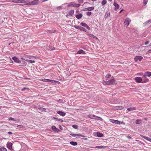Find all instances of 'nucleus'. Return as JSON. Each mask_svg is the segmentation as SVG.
Listing matches in <instances>:
<instances>
[{"instance_id":"nucleus-10","label":"nucleus","mask_w":151,"mask_h":151,"mask_svg":"<svg viewBox=\"0 0 151 151\" xmlns=\"http://www.w3.org/2000/svg\"><path fill=\"white\" fill-rule=\"evenodd\" d=\"M114 6L115 7V10H116L119 9V6L118 4L115 1L114 3Z\"/></svg>"},{"instance_id":"nucleus-37","label":"nucleus","mask_w":151,"mask_h":151,"mask_svg":"<svg viewBox=\"0 0 151 151\" xmlns=\"http://www.w3.org/2000/svg\"><path fill=\"white\" fill-rule=\"evenodd\" d=\"M148 0H143V4L145 6L147 3Z\"/></svg>"},{"instance_id":"nucleus-64","label":"nucleus","mask_w":151,"mask_h":151,"mask_svg":"<svg viewBox=\"0 0 151 151\" xmlns=\"http://www.w3.org/2000/svg\"><path fill=\"white\" fill-rule=\"evenodd\" d=\"M150 51H151V50H149V52Z\"/></svg>"},{"instance_id":"nucleus-45","label":"nucleus","mask_w":151,"mask_h":151,"mask_svg":"<svg viewBox=\"0 0 151 151\" xmlns=\"http://www.w3.org/2000/svg\"><path fill=\"white\" fill-rule=\"evenodd\" d=\"M115 123L116 124H120V121H118V120H116V121L115 122Z\"/></svg>"},{"instance_id":"nucleus-11","label":"nucleus","mask_w":151,"mask_h":151,"mask_svg":"<svg viewBox=\"0 0 151 151\" xmlns=\"http://www.w3.org/2000/svg\"><path fill=\"white\" fill-rule=\"evenodd\" d=\"M52 129L53 131L57 132H58L60 131L59 129L57 128L55 126H52Z\"/></svg>"},{"instance_id":"nucleus-40","label":"nucleus","mask_w":151,"mask_h":151,"mask_svg":"<svg viewBox=\"0 0 151 151\" xmlns=\"http://www.w3.org/2000/svg\"><path fill=\"white\" fill-rule=\"evenodd\" d=\"M9 120H13V121H16V119L14 118H13L12 117H9Z\"/></svg>"},{"instance_id":"nucleus-49","label":"nucleus","mask_w":151,"mask_h":151,"mask_svg":"<svg viewBox=\"0 0 151 151\" xmlns=\"http://www.w3.org/2000/svg\"><path fill=\"white\" fill-rule=\"evenodd\" d=\"M17 127H19V128H23V126L22 125H18L17 126Z\"/></svg>"},{"instance_id":"nucleus-12","label":"nucleus","mask_w":151,"mask_h":151,"mask_svg":"<svg viewBox=\"0 0 151 151\" xmlns=\"http://www.w3.org/2000/svg\"><path fill=\"white\" fill-rule=\"evenodd\" d=\"M70 135L73 137H79V136L81 137H84V136H83L81 134H70Z\"/></svg>"},{"instance_id":"nucleus-44","label":"nucleus","mask_w":151,"mask_h":151,"mask_svg":"<svg viewBox=\"0 0 151 151\" xmlns=\"http://www.w3.org/2000/svg\"><path fill=\"white\" fill-rule=\"evenodd\" d=\"M26 89H27L28 90H29V89L27 88L24 87L22 89V91H24Z\"/></svg>"},{"instance_id":"nucleus-2","label":"nucleus","mask_w":151,"mask_h":151,"mask_svg":"<svg viewBox=\"0 0 151 151\" xmlns=\"http://www.w3.org/2000/svg\"><path fill=\"white\" fill-rule=\"evenodd\" d=\"M88 117L90 118L96 120H101L102 119L100 117L98 116L94 115H88Z\"/></svg>"},{"instance_id":"nucleus-22","label":"nucleus","mask_w":151,"mask_h":151,"mask_svg":"<svg viewBox=\"0 0 151 151\" xmlns=\"http://www.w3.org/2000/svg\"><path fill=\"white\" fill-rule=\"evenodd\" d=\"M94 8L93 6H92L90 7H88L86 8L85 9L84 11H91L93 10Z\"/></svg>"},{"instance_id":"nucleus-41","label":"nucleus","mask_w":151,"mask_h":151,"mask_svg":"<svg viewBox=\"0 0 151 151\" xmlns=\"http://www.w3.org/2000/svg\"><path fill=\"white\" fill-rule=\"evenodd\" d=\"M74 13V12L73 11L71 10L70 11L69 14L70 15H72Z\"/></svg>"},{"instance_id":"nucleus-25","label":"nucleus","mask_w":151,"mask_h":151,"mask_svg":"<svg viewBox=\"0 0 151 151\" xmlns=\"http://www.w3.org/2000/svg\"><path fill=\"white\" fill-rule=\"evenodd\" d=\"M97 136L99 137H102L103 136V135L102 133L98 132L96 133Z\"/></svg>"},{"instance_id":"nucleus-47","label":"nucleus","mask_w":151,"mask_h":151,"mask_svg":"<svg viewBox=\"0 0 151 151\" xmlns=\"http://www.w3.org/2000/svg\"><path fill=\"white\" fill-rule=\"evenodd\" d=\"M19 0L17 1H16V0H14L12 1V2H14V3H19Z\"/></svg>"},{"instance_id":"nucleus-6","label":"nucleus","mask_w":151,"mask_h":151,"mask_svg":"<svg viewBox=\"0 0 151 151\" xmlns=\"http://www.w3.org/2000/svg\"><path fill=\"white\" fill-rule=\"evenodd\" d=\"M142 78L143 79V81L142 82V83H145L147 82H148L149 81V80L148 79L146 76L144 75H143Z\"/></svg>"},{"instance_id":"nucleus-38","label":"nucleus","mask_w":151,"mask_h":151,"mask_svg":"<svg viewBox=\"0 0 151 151\" xmlns=\"http://www.w3.org/2000/svg\"><path fill=\"white\" fill-rule=\"evenodd\" d=\"M111 76V75L107 74L105 76V77H106V78H107V79H108V78H109Z\"/></svg>"},{"instance_id":"nucleus-30","label":"nucleus","mask_w":151,"mask_h":151,"mask_svg":"<svg viewBox=\"0 0 151 151\" xmlns=\"http://www.w3.org/2000/svg\"><path fill=\"white\" fill-rule=\"evenodd\" d=\"M106 147V146H96L95 148H99V149H102L103 148H105Z\"/></svg>"},{"instance_id":"nucleus-63","label":"nucleus","mask_w":151,"mask_h":151,"mask_svg":"<svg viewBox=\"0 0 151 151\" xmlns=\"http://www.w3.org/2000/svg\"><path fill=\"white\" fill-rule=\"evenodd\" d=\"M87 138H85L84 139H85V140H86L87 139Z\"/></svg>"},{"instance_id":"nucleus-34","label":"nucleus","mask_w":151,"mask_h":151,"mask_svg":"<svg viewBox=\"0 0 151 151\" xmlns=\"http://www.w3.org/2000/svg\"><path fill=\"white\" fill-rule=\"evenodd\" d=\"M0 151H7V150L5 148L1 147L0 148Z\"/></svg>"},{"instance_id":"nucleus-59","label":"nucleus","mask_w":151,"mask_h":151,"mask_svg":"<svg viewBox=\"0 0 151 151\" xmlns=\"http://www.w3.org/2000/svg\"><path fill=\"white\" fill-rule=\"evenodd\" d=\"M9 134H12V132H8Z\"/></svg>"},{"instance_id":"nucleus-17","label":"nucleus","mask_w":151,"mask_h":151,"mask_svg":"<svg viewBox=\"0 0 151 151\" xmlns=\"http://www.w3.org/2000/svg\"><path fill=\"white\" fill-rule=\"evenodd\" d=\"M21 59L23 60H25L26 61L29 62L31 63H35V61L32 60H29L28 59H26V58H21Z\"/></svg>"},{"instance_id":"nucleus-42","label":"nucleus","mask_w":151,"mask_h":151,"mask_svg":"<svg viewBox=\"0 0 151 151\" xmlns=\"http://www.w3.org/2000/svg\"><path fill=\"white\" fill-rule=\"evenodd\" d=\"M151 20H149L147 21L145 23L146 24H149L151 23Z\"/></svg>"},{"instance_id":"nucleus-29","label":"nucleus","mask_w":151,"mask_h":151,"mask_svg":"<svg viewBox=\"0 0 151 151\" xmlns=\"http://www.w3.org/2000/svg\"><path fill=\"white\" fill-rule=\"evenodd\" d=\"M80 30L81 31H84V32H87V30L86 29H85V28H83V27H81Z\"/></svg>"},{"instance_id":"nucleus-57","label":"nucleus","mask_w":151,"mask_h":151,"mask_svg":"<svg viewBox=\"0 0 151 151\" xmlns=\"http://www.w3.org/2000/svg\"><path fill=\"white\" fill-rule=\"evenodd\" d=\"M140 136H141V137H142L144 138V137H146V136H144L143 135H141V134H140Z\"/></svg>"},{"instance_id":"nucleus-28","label":"nucleus","mask_w":151,"mask_h":151,"mask_svg":"<svg viewBox=\"0 0 151 151\" xmlns=\"http://www.w3.org/2000/svg\"><path fill=\"white\" fill-rule=\"evenodd\" d=\"M136 109V108L135 107H134L133 108H128L127 109V110L129 111H131L133 110H135Z\"/></svg>"},{"instance_id":"nucleus-31","label":"nucleus","mask_w":151,"mask_h":151,"mask_svg":"<svg viewBox=\"0 0 151 151\" xmlns=\"http://www.w3.org/2000/svg\"><path fill=\"white\" fill-rule=\"evenodd\" d=\"M49 80H50V79L44 78V79H42V81H43V82H49Z\"/></svg>"},{"instance_id":"nucleus-56","label":"nucleus","mask_w":151,"mask_h":151,"mask_svg":"<svg viewBox=\"0 0 151 151\" xmlns=\"http://www.w3.org/2000/svg\"><path fill=\"white\" fill-rule=\"evenodd\" d=\"M55 83H59L60 82L58 81H55Z\"/></svg>"},{"instance_id":"nucleus-35","label":"nucleus","mask_w":151,"mask_h":151,"mask_svg":"<svg viewBox=\"0 0 151 151\" xmlns=\"http://www.w3.org/2000/svg\"><path fill=\"white\" fill-rule=\"evenodd\" d=\"M107 3V1L106 0H103L101 2V4L102 5H104L106 4Z\"/></svg>"},{"instance_id":"nucleus-62","label":"nucleus","mask_w":151,"mask_h":151,"mask_svg":"<svg viewBox=\"0 0 151 151\" xmlns=\"http://www.w3.org/2000/svg\"><path fill=\"white\" fill-rule=\"evenodd\" d=\"M108 0L109 1H111L112 0Z\"/></svg>"},{"instance_id":"nucleus-43","label":"nucleus","mask_w":151,"mask_h":151,"mask_svg":"<svg viewBox=\"0 0 151 151\" xmlns=\"http://www.w3.org/2000/svg\"><path fill=\"white\" fill-rule=\"evenodd\" d=\"M112 123H115V122L116 121V120H114V119H110L109 120Z\"/></svg>"},{"instance_id":"nucleus-39","label":"nucleus","mask_w":151,"mask_h":151,"mask_svg":"<svg viewBox=\"0 0 151 151\" xmlns=\"http://www.w3.org/2000/svg\"><path fill=\"white\" fill-rule=\"evenodd\" d=\"M72 127L74 129H77L78 127L77 125H73L72 126Z\"/></svg>"},{"instance_id":"nucleus-50","label":"nucleus","mask_w":151,"mask_h":151,"mask_svg":"<svg viewBox=\"0 0 151 151\" xmlns=\"http://www.w3.org/2000/svg\"><path fill=\"white\" fill-rule=\"evenodd\" d=\"M55 81L53 80H49V82H51L52 83H55Z\"/></svg>"},{"instance_id":"nucleus-60","label":"nucleus","mask_w":151,"mask_h":151,"mask_svg":"<svg viewBox=\"0 0 151 151\" xmlns=\"http://www.w3.org/2000/svg\"><path fill=\"white\" fill-rule=\"evenodd\" d=\"M144 119L146 121L147 120V119L146 118H144Z\"/></svg>"},{"instance_id":"nucleus-24","label":"nucleus","mask_w":151,"mask_h":151,"mask_svg":"<svg viewBox=\"0 0 151 151\" xmlns=\"http://www.w3.org/2000/svg\"><path fill=\"white\" fill-rule=\"evenodd\" d=\"M82 53L83 54H85L84 51L82 50H79L77 52L78 54H81Z\"/></svg>"},{"instance_id":"nucleus-3","label":"nucleus","mask_w":151,"mask_h":151,"mask_svg":"<svg viewBox=\"0 0 151 151\" xmlns=\"http://www.w3.org/2000/svg\"><path fill=\"white\" fill-rule=\"evenodd\" d=\"M38 3V0H35L31 2L26 3V4L28 5H33L37 4Z\"/></svg>"},{"instance_id":"nucleus-9","label":"nucleus","mask_w":151,"mask_h":151,"mask_svg":"<svg viewBox=\"0 0 151 151\" xmlns=\"http://www.w3.org/2000/svg\"><path fill=\"white\" fill-rule=\"evenodd\" d=\"M12 59L16 63H19L21 62L20 60L16 57H13L12 58Z\"/></svg>"},{"instance_id":"nucleus-18","label":"nucleus","mask_w":151,"mask_h":151,"mask_svg":"<svg viewBox=\"0 0 151 151\" xmlns=\"http://www.w3.org/2000/svg\"><path fill=\"white\" fill-rule=\"evenodd\" d=\"M57 112L58 114L62 116H64L66 115L65 113L61 111H57Z\"/></svg>"},{"instance_id":"nucleus-53","label":"nucleus","mask_w":151,"mask_h":151,"mask_svg":"<svg viewBox=\"0 0 151 151\" xmlns=\"http://www.w3.org/2000/svg\"><path fill=\"white\" fill-rule=\"evenodd\" d=\"M143 75L144 74H143V73H139L138 74V75H139V76H141L142 75L143 76Z\"/></svg>"},{"instance_id":"nucleus-1","label":"nucleus","mask_w":151,"mask_h":151,"mask_svg":"<svg viewBox=\"0 0 151 151\" xmlns=\"http://www.w3.org/2000/svg\"><path fill=\"white\" fill-rule=\"evenodd\" d=\"M115 81L114 79H112L108 81H103V83L104 85H111L115 83Z\"/></svg>"},{"instance_id":"nucleus-52","label":"nucleus","mask_w":151,"mask_h":151,"mask_svg":"<svg viewBox=\"0 0 151 151\" xmlns=\"http://www.w3.org/2000/svg\"><path fill=\"white\" fill-rule=\"evenodd\" d=\"M127 137L128 139H130L132 138V137L129 135L127 136Z\"/></svg>"},{"instance_id":"nucleus-48","label":"nucleus","mask_w":151,"mask_h":151,"mask_svg":"<svg viewBox=\"0 0 151 151\" xmlns=\"http://www.w3.org/2000/svg\"><path fill=\"white\" fill-rule=\"evenodd\" d=\"M91 14V12H87V14L88 16L90 15Z\"/></svg>"},{"instance_id":"nucleus-46","label":"nucleus","mask_w":151,"mask_h":151,"mask_svg":"<svg viewBox=\"0 0 151 151\" xmlns=\"http://www.w3.org/2000/svg\"><path fill=\"white\" fill-rule=\"evenodd\" d=\"M49 49L50 50H55V48L53 47H51L49 48Z\"/></svg>"},{"instance_id":"nucleus-16","label":"nucleus","mask_w":151,"mask_h":151,"mask_svg":"<svg viewBox=\"0 0 151 151\" xmlns=\"http://www.w3.org/2000/svg\"><path fill=\"white\" fill-rule=\"evenodd\" d=\"M19 3H27L30 1L29 0H19Z\"/></svg>"},{"instance_id":"nucleus-21","label":"nucleus","mask_w":151,"mask_h":151,"mask_svg":"<svg viewBox=\"0 0 151 151\" xmlns=\"http://www.w3.org/2000/svg\"><path fill=\"white\" fill-rule=\"evenodd\" d=\"M123 109V107L122 106H117L115 107L114 109L115 110H121Z\"/></svg>"},{"instance_id":"nucleus-26","label":"nucleus","mask_w":151,"mask_h":151,"mask_svg":"<svg viewBox=\"0 0 151 151\" xmlns=\"http://www.w3.org/2000/svg\"><path fill=\"white\" fill-rule=\"evenodd\" d=\"M136 123L137 124H140L142 122V120L140 119H138L135 121Z\"/></svg>"},{"instance_id":"nucleus-20","label":"nucleus","mask_w":151,"mask_h":151,"mask_svg":"<svg viewBox=\"0 0 151 151\" xmlns=\"http://www.w3.org/2000/svg\"><path fill=\"white\" fill-rule=\"evenodd\" d=\"M87 35L89 37H92L93 38L95 39L96 40L98 39V38L97 37H96V36H94V35H93V34H88Z\"/></svg>"},{"instance_id":"nucleus-7","label":"nucleus","mask_w":151,"mask_h":151,"mask_svg":"<svg viewBox=\"0 0 151 151\" xmlns=\"http://www.w3.org/2000/svg\"><path fill=\"white\" fill-rule=\"evenodd\" d=\"M24 57L27 58H29V59H33V58H34L35 59H39V58L37 56H30L29 55H25Z\"/></svg>"},{"instance_id":"nucleus-4","label":"nucleus","mask_w":151,"mask_h":151,"mask_svg":"<svg viewBox=\"0 0 151 151\" xmlns=\"http://www.w3.org/2000/svg\"><path fill=\"white\" fill-rule=\"evenodd\" d=\"M68 6L73 7H79L80 6V4H75L73 2H72L69 3Z\"/></svg>"},{"instance_id":"nucleus-8","label":"nucleus","mask_w":151,"mask_h":151,"mask_svg":"<svg viewBox=\"0 0 151 151\" xmlns=\"http://www.w3.org/2000/svg\"><path fill=\"white\" fill-rule=\"evenodd\" d=\"M131 21L130 19L129 18H127L125 20L124 22L125 25H127V26H128L131 22Z\"/></svg>"},{"instance_id":"nucleus-58","label":"nucleus","mask_w":151,"mask_h":151,"mask_svg":"<svg viewBox=\"0 0 151 151\" xmlns=\"http://www.w3.org/2000/svg\"><path fill=\"white\" fill-rule=\"evenodd\" d=\"M52 119H56V120H57V119H58V118H56L55 117H52Z\"/></svg>"},{"instance_id":"nucleus-27","label":"nucleus","mask_w":151,"mask_h":151,"mask_svg":"<svg viewBox=\"0 0 151 151\" xmlns=\"http://www.w3.org/2000/svg\"><path fill=\"white\" fill-rule=\"evenodd\" d=\"M70 144L73 146H76L77 145V142L71 141L70 142Z\"/></svg>"},{"instance_id":"nucleus-14","label":"nucleus","mask_w":151,"mask_h":151,"mask_svg":"<svg viewBox=\"0 0 151 151\" xmlns=\"http://www.w3.org/2000/svg\"><path fill=\"white\" fill-rule=\"evenodd\" d=\"M80 24L81 25L83 26H84V27H86V28L88 30H90V27L88 26V25H87V24H86V23H83V22H81Z\"/></svg>"},{"instance_id":"nucleus-5","label":"nucleus","mask_w":151,"mask_h":151,"mask_svg":"<svg viewBox=\"0 0 151 151\" xmlns=\"http://www.w3.org/2000/svg\"><path fill=\"white\" fill-rule=\"evenodd\" d=\"M143 57L140 56H137L134 58V60L136 62L137 61H141Z\"/></svg>"},{"instance_id":"nucleus-23","label":"nucleus","mask_w":151,"mask_h":151,"mask_svg":"<svg viewBox=\"0 0 151 151\" xmlns=\"http://www.w3.org/2000/svg\"><path fill=\"white\" fill-rule=\"evenodd\" d=\"M82 15L81 14H79L76 15V17L78 19H79L82 17Z\"/></svg>"},{"instance_id":"nucleus-15","label":"nucleus","mask_w":151,"mask_h":151,"mask_svg":"<svg viewBox=\"0 0 151 151\" xmlns=\"http://www.w3.org/2000/svg\"><path fill=\"white\" fill-rule=\"evenodd\" d=\"M12 144L10 142H8L7 144V147L10 150H12Z\"/></svg>"},{"instance_id":"nucleus-19","label":"nucleus","mask_w":151,"mask_h":151,"mask_svg":"<svg viewBox=\"0 0 151 151\" xmlns=\"http://www.w3.org/2000/svg\"><path fill=\"white\" fill-rule=\"evenodd\" d=\"M144 75L146 76L150 77L151 76V72L149 71H147L145 72Z\"/></svg>"},{"instance_id":"nucleus-54","label":"nucleus","mask_w":151,"mask_h":151,"mask_svg":"<svg viewBox=\"0 0 151 151\" xmlns=\"http://www.w3.org/2000/svg\"><path fill=\"white\" fill-rule=\"evenodd\" d=\"M149 41H147V42H146L145 43V45H147V44H148L149 43Z\"/></svg>"},{"instance_id":"nucleus-33","label":"nucleus","mask_w":151,"mask_h":151,"mask_svg":"<svg viewBox=\"0 0 151 151\" xmlns=\"http://www.w3.org/2000/svg\"><path fill=\"white\" fill-rule=\"evenodd\" d=\"M144 139L149 141L151 142V139L149 137H144Z\"/></svg>"},{"instance_id":"nucleus-61","label":"nucleus","mask_w":151,"mask_h":151,"mask_svg":"<svg viewBox=\"0 0 151 151\" xmlns=\"http://www.w3.org/2000/svg\"><path fill=\"white\" fill-rule=\"evenodd\" d=\"M123 11V9H122L120 11V13H121L122 12V11Z\"/></svg>"},{"instance_id":"nucleus-51","label":"nucleus","mask_w":151,"mask_h":151,"mask_svg":"<svg viewBox=\"0 0 151 151\" xmlns=\"http://www.w3.org/2000/svg\"><path fill=\"white\" fill-rule=\"evenodd\" d=\"M57 120L61 122H63V120L62 119H59L58 118Z\"/></svg>"},{"instance_id":"nucleus-13","label":"nucleus","mask_w":151,"mask_h":151,"mask_svg":"<svg viewBox=\"0 0 151 151\" xmlns=\"http://www.w3.org/2000/svg\"><path fill=\"white\" fill-rule=\"evenodd\" d=\"M142 78L140 77H137L135 78L136 81L138 83H142Z\"/></svg>"},{"instance_id":"nucleus-55","label":"nucleus","mask_w":151,"mask_h":151,"mask_svg":"<svg viewBox=\"0 0 151 151\" xmlns=\"http://www.w3.org/2000/svg\"><path fill=\"white\" fill-rule=\"evenodd\" d=\"M59 128L60 129H63V128L60 125H59Z\"/></svg>"},{"instance_id":"nucleus-32","label":"nucleus","mask_w":151,"mask_h":151,"mask_svg":"<svg viewBox=\"0 0 151 151\" xmlns=\"http://www.w3.org/2000/svg\"><path fill=\"white\" fill-rule=\"evenodd\" d=\"M144 139L149 141L151 142V139L149 137H144Z\"/></svg>"},{"instance_id":"nucleus-36","label":"nucleus","mask_w":151,"mask_h":151,"mask_svg":"<svg viewBox=\"0 0 151 151\" xmlns=\"http://www.w3.org/2000/svg\"><path fill=\"white\" fill-rule=\"evenodd\" d=\"M81 26H77V25H75L74 26V27L76 28V29L80 30V28H81Z\"/></svg>"}]
</instances>
